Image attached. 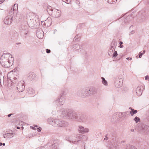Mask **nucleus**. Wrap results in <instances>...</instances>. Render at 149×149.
<instances>
[{
	"instance_id": "32",
	"label": "nucleus",
	"mask_w": 149,
	"mask_h": 149,
	"mask_svg": "<svg viewBox=\"0 0 149 149\" xmlns=\"http://www.w3.org/2000/svg\"><path fill=\"white\" fill-rule=\"evenodd\" d=\"M134 120L135 121L136 123H137L138 122H139L140 121V118L137 116L135 117Z\"/></svg>"
},
{
	"instance_id": "24",
	"label": "nucleus",
	"mask_w": 149,
	"mask_h": 149,
	"mask_svg": "<svg viewBox=\"0 0 149 149\" xmlns=\"http://www.w3.org/2000/svg\"><path fill=\"white\" fill-rule=\"evenodd\" d=\"M7 138L10 139L14 136V133L13 132L7 133Z\"/></svg>"
},
{
	"instance_id": "56",
	"label": "nucleus",
	"mask_w": 149,
	"mask_h": 149,
	"mask_svg": "<svg viewBox=\"0 0 149 149\" xmlns=\"http://www.w3.org/2000/svg\"><path fill=\"white\" fill-rule=\"evenodd\" d=\"M17 128L18 129H19L20 128L19 127H17Z\"/></svg>"
},
{
	"instance_id": "16",
	"label": "nucleus",
	"mask_w": 149,
	"mask_h": 149,
	"mask_svg": "<svg viewBox=\"0 0 149 149\" xmlns=\"http://www.w3.org/2000/svg\"><path fill=\"white\" fill-rule=\"evenodd\" d=\"M78 131L80 133L84 134L88 132L89 130L88 128H84V127L80 125L79 126Z\"/></svg>"
},
{
	"instance_id": "1",
	"label": "nucleus",
	"mask_w": 149,
	"mask_h": 149,
	"mask_svg": "<svg viewBox=\"0 0 149 149\" xmlns=\"http://www.w3.org/2000/svg\"><path fill=\"white\" fill-rule=\"evenodd\" d=\"M10 53L3 54L0 59V63L3 66L6 68H9L13 64V58Z\"/></svg>"
},
{
	"instance_id": "47",
	"label": "nucleus",
	"mask_w": 149,
	"mask_h": 149,
	"mask_svg": "<svg viewBox=\"0 0 149 149\" xmlns=\"http://www.w3.org/2000/svg\"><path fill=\"white\" fill-rule=\"evenodd\" d=\"M130 131L131 132H134V129H131Z\"/></svg>"
},
{
	"instance_id": "15",
	"label": "nucleus",
	"mask_w": 149,
	"mask_h": 149,
	"mask_svg": "<svg viewBox=\"0 0 149 149\" xmlns=\"http://www.w3.org/2000/svg\"><path fill=\"white\" fill-rule=\"evenodd\" d=\"M77 93L78 95L82 97H85L88 95V94H87L86 89L80 90L78 91Z\"/></svg>"
},
{
	"instance_id": "6",
	"label": "nucleus",
	"mask_w": 149,
	"mask_h": 149,
	"mask_svg": "<svg viewBox=\"0 0 149 149\" xmlns=\"http://www.w3.org/2000/svg\"><path fill=\"white\" fill-rule=\"evenodd\" d=\"M65 102V99L61 95L59 97L57 98L54 102V105L59 107L62 105Z\"/></svg>"
},
{
	"instance_id": "19",
	"label": "nucleus",
	"mask_w": 149,
	"mask_h": 149,
	"mask_svg": "<svg viewBox=\"0 0 149 149\" xmlns=\"http://www.w3.org/2000/svg\"><path fill=\"white\" fill-rule=\"evenodd\" d=\"M143 89V87L142 86H140L137 87L136 89V93L138 96L141 95L142 92V90Z\"/></svg>"
},
{
	"instance_id": "28",
	"label": "nucleus",
	"mask_w": 149,
	"mask_h": 149,
	"mask_svg": "<svg viewBox=\"0 0 149 149\" xmlns=\"http://www.w3.org/2000/svg\"><path fill=\"white\" fill-rule=\"evenodd\" d=\"M137 112V110H134V109H132V110L130 111V113L131 114V115L132 116L134 114L136 113Z\"/></svg>"
},
{
	"instance_id": "42",
	"label": "nucleus",
	"mask_w": 149,
	"mask_h": 149,
	"mask_svg": "<svg viewBox=\"0 0 149 149\" xmlns=\"http://www.w3.org/2000/svg\"><path fill=\"white\" fill-rule=\"evenodd\" d=\"M143 54V53H141V52H140L139 53V57L140 58H141L142 57V55Z\"/></svg>"
},
{
	"instance_id": "53",
	"label": "nucleus",
	"mask_w": 149,
	"mask_h": 149,
	"mask_svg": "<svg viewBox=\"0 0 149 149\" xmlns=\"http://www.w3.org/2000/svg\"><path fill=\"white\" fill-rule=\"evenodd\" d=\"M125 141H121V143H124Z\"/></svg>"
},
{
	"instance_id": "49",
	"label": "nucleus",
	"mask_w": 149,
	"mask_h": 149,
	"mask_svg": "<svg viewBox=\"0 0 149 149\" xmlns=\"http://www.w3.org/2000/svg\"><path fill=\"white\" fill-rule=\"evenodd\" d=\"M145 50H144L143 51V52L142 53H143V54L145 53Z\"/></svg>"
},
{
	"instance_id": "12",
	"label": "nucleus",
	"mask_w": 149,
	"mask_h": 149,
	"mask_svg": "<svg viewBox=\"0 0 149 149\" xmlns=\"http://www.w3.org/2000/svg\"><path fill=\"white\" fill-rule=\"evenodd\" d=\"M97 89L93 87L86 89L87 94H88V95L96 93L97 92Z\"/></svg>"
},
{
	"instance_id": "41",
	"label": "nucleus",
	"mask_w": 149,
	"mask_h": 149,
	"mask_svg": "<svg viewBox=\"0 0 149 149\" xmlns=\"http://www.w3.org/2000/svg\"><path fill=\"white\" fill-rule=\"evenodd\" d=\"M145 79L147 80L148 79V81H149V75H147L145 77Z\"/></svg>"
},
{
	"instance_id": "37",
	"label": "nucleus",
	"mask_w": 149,
	"mask_h": 149,
	"mask_svg": "<svg viewBox=\"0 0 149 149\" xmlns=\"http://www.w3.org/2000/svg\"><path fill=\"white\" fill-rule=\"evenodd\" d=\"M134 33H135L134 31L132 30L129 33V35L130 36H131V35L133 34Z\"/></svg>"
},
{
	"instance_id": "34",
	"label": "nucleus",
	"mask_w": 149,
	"mask_h": 149,
	"mask_svg": "<svg viewBox=\"0 0 149 149\" xmlns=\"http://www.w3.org/2000/svg\"><path fill=\"white\" fill-rule=\"evenodd\" d=\"M75 49H77L78 50L79 48V46L78 44H76L74 45V47H73Z\"/></svg>"
},
{
	"instance_id": "9",
	"label": "nucleus",
	"mask_w": 149,
	"mask_h": 149,
	"mask_svg": "<svg viewBox=\"0 0 149 149\" xmlns=\"http://www.w3.org/2000/svg\"><path fill=\"white\" fill-rule=\"evenodd\" d=\"M17 90L19 92L23 91L24 89L25 85L24 82L23 81L19 82L16 86Z\"/></svg>"
},
{
	"instance_id": "44",
	"label": "nucleus",
	"mask_w": 149,
	"mask_h": 149,
	"mask_svg": "<svg viewBox=\"0 0 149 149\" xmlns=\"http://www.w3.org/2000/svg\"><path fill=\"white\" fill-rule=\"evenodd\" d=\"M126 59L127 60H131L132 59V58L131 57H127V58H126Z\"/></svg>"
},
{
	"instance_id": "7",
	"label": "nucleus",
	"mask_w": 149,
	"mask_h": 149,
	"mask_svg": "<svg viewBox=\"0 0 149 149\" xmlns=\"http://www.w3.org/2000/svg\"><path fill=\"white\" fill-rule=\"evenodd\" d=\"M67 116L69 119L76 120H77L78 117L76 112L73 111L71 110H68V112L67 113Z\"/></svg>"
},
{
	"instance_id": "11",
	"label": "nucleus",
	"mask_w": 149,
	"mask_h": 149,
	"mask_svg": "<svg viewBox=\"0 0 149 149\" xmlns=\"http://www.w3.org/2000/svg\"><path fill=\"white\" fill-rule=\"evenodd\" d=\"M130 113V112L128 111H125L123 112H122L119 114L115 113L113 116V118L114 119L115 118V120H114V121H116L117 120V118H116L119 115L120 116L121 115V117L126 116L127 115L129 114Z\"/></svg>"
},
{
	"instance_id": "8",
	"label": "nucleus",
	"mask_w": 149,
	"mask_h": 149,
	"mask_svg": "<svg viewBox=\"0 0 149 149\" xmlns=\"http://www.w3.org/2000/svg\"><path fill=\"white\" fill-rule=\"evenodd\" d=\"M123 78L119 77H116L115 79L114 84L115 87L117 88L120 87L123 85Z\"/></svg>"
},
{
	"instance_id": "5",
	"label": "nucleus",
	"mask_w": 149,
	"mask_h": 149,
	"mask_svg": "<svg viewBox=\"0 0 149 149\" xmlns=\"http://www.w3.org/2000/svg\"><path fill=\"white\" fill-rule=\"evenodd\" d=\"M29 16V17H27L29 25L31 27H34L36 23V20L34 19L36 16L33 14H31Z\"/></svg>"
},
{
	"instance_id": "25",
	"label": "nucleus",
	"mask_w": 149,
	"mask_h": 149,
	"mask_svg": "<svg viewBox=\"0 0 149 149\" xmlns=\"http://www.w3.org/2000/svg\"><path fill=\"white\" fill-rule=\"evenodd\" d=\"M114 49L110 48L108 52V54L109 56H112Z\"/></svg>"
},
{
	"instance_id": "40",
	"label": "nucleus",
	"mask_w": 149,
	"mask_h": 149,
	"mask_svg": "<svg viewBox=\"0 0 149 149\" xmlns=\"http://www.w3.org/2000/svg\"><path fill=\"white\" fill-rule=\"evenodd\" d=\"M7 133H5L3 134V136L4 138H7Z\"/></svg>"
},
{
	"instance_id": "29",
	"label": "nucleus",
	"mask_w": 149,
	"mask_h": 149,
	"mask_svg": "<svg viewBox=\"0 0 149 149\" xmlns=\"http://www.w3.org/2000/svg\"><path fill=\"white\" fill-rule=\"evenodd\" d=\"M80 138L84 141H86L87 139V137L85 135H81Z\"/></svg>"
},
{
	"instance_id": "33",
	"label": "nucleus",
	"mask_w": 149,
	"mask_h": 149,
	"mask_svg": "<svg viewBox=\"0 0 149 149\" xmlns=\"http://www.w3.org/2000/svg\"><path fill=\"white\" fill-rule=\"evenodd\" d=\"M40 33V32H38L36 33V35L37 36V37L39 38H42L43 37V34L42 33L41 34V35H40V36H39V34Z\"/></svg>"
},
{
	"instance_id": "4",
	"label": "nucleus",
	"mask_w": 149,
	"mask_h": 149,
	"mask_svg": "<svg viewBox=\"0 0 149 149\" xmlns=\"http://www.w3.org/2000/svg\"><path fill=\"white\" fill-rule=\"evenodd\" d=\"M30 25H22L19 28V33L20 34L23 36H25L29 33V27Z\"/></svg>"
},
{
	"instance_id": "50",
	"label": "nucleus",
	"mask_w": 149,
	"mask_h": 149,
	"mask_svg": "<svg viewBox=\"0 0 149 149\" xmlns=\"http://www.w3.org/2000/svg\"><path fill=\"white\" fill-rule=\"evenodd\" d=\"M2 145V143L0 142V146H1Z\"/></svg>"
},
{
	"instance_id": "14",
	"label": "nucleus",
	"mask_w": 149,
	"mask_h": 149,
	"mask_svg": "<svg viewBox=\"0 0 149 149\" xmlns=\"http://www.w3.org/2000/svg\"><path fill=\"white\" fill-rule=\"evenodd\" d=\"M50 13L52 15L53 17L58 18L60 16L61 12L59 10L54 9V11L52 13Z\"/></svg>"
},
{
	"instance_id": "18",
	"label": "nucleus",
	"mask_w": 149,
	"mask_h": 149,
	"mask_svg": "<svg viewBox=\"0 0 149 149\" xmlns=\"http://www.w3.org/2000/svg\"><path fill=\"white\" fill-rule=\"evenodd\" d=\"M87 117L85 115H81L79 117V118H78L77 120L80 122H85L87 120Z\"/></svg>"
},
{
	"instance_id": "54",
	"label": "nucleus",
	"mask_w": 149,
	"mask_h": 149,
	"mask_svg": "<svg viewBox=\"0 0 149 149\" xmlns=\"http://www.w3.org/2000/svg\"><path fill=\"white\" fill-rule=\"evenodd\" d=\"M55 145H56H56H55V144H54L52 146H53L55 147Z\"/></svg>"
},
{
	"instance_id": "46",
	"label": "nucleus",
	"mask_w": 149,
	"mask_h": 149,
	"mask_svg": "<svg viewBox=\"0 0 149 149\" xmlns=\"http://www.w3.org/2000/svg\"><path fill=\"white\" fill-rule=\"evenodd\" d=\"M108 138L107 136H105V137L104 139V140H107L108 139Z\"/></svg>"
},
{
	"instance_id": "17",
	"label": "nucleus",
	"mask_w": 149,
	"mask_h": 149,
	"mask_svg": "<svg viewBox=\"0 0 149 149\" xmlns=\"http://www.w3.org/2000/svg\"><path fill=\"white\" fill-rule=\"evenodd\" d=\"M10 74V79L11 80L13 83H15L16 82V81L17 80V77H14L13 73L11 72H8V75L9 76Z\"/></svg>"
},
{
	"instance_id": "31",
	"label": "nucleus",
	"mask_w": 149,
	"mask_h": 149,
	"mask_svg": "<svg viewBox=\"0 0 149 149\" xmlns=\"http://www.w3.org/2000/svg\"><path fill=\"white\" fill-rule=\"evenodd\" d=\"M54 10V9H53L51 8V7L50 6H49L48 7L47 9V12H48V13H50L49 12H50V10L51 12H53Z\"/></svg>"
},
{
	"instance_id": "58",
	"label": "nucleus",
	"mask_w": 149,
	"mask_h": 149,
	"mask_svg": "<svg viewBox=\"0 0 149 149\" xmlns=\"http://www.w3.org/2000/svg\"><path fill=\"white\" fill-rule=\"evenodd\" d=\"M63 1V2H64V1H65V0H62Z\"/></svg>"
},
{
	"instance_id": "52",
	"label": "nucleus",
	"mask_w": 149,
	"mask_h": 149,
	"mask_svg": "<svg viewBox=\"0 0 149 149\" xmlns=\"http://www.w3.org/2000/svg\"><path fill=\"white\" fill-rule=\"evenodd\" d=\"M2 145H3V146H5V144L4 143H2Z\"/></svg>"
},
{
	"instance_id": "20",
	"label": "nucleus",
	"mask_w": 149,
	"mask_h": 149,
	"mask_svg": "<svg viewBox=\"0 0 149 149\" xmlns=\"http://www.w3.org/2000/svg\"><path fill=\"white\" fill-rule=\"evenodd\" d=\"M36 74L33 72H30L28 75V79L31 80H33L35 79Z\"/></svg>"
},
{
	"instance_id": "26",
	"label": "nucleus",
	"mask_w": 149,
	"mask_h": 149,
	"mask_svg": "<svg viewBox=\"0 0 149 149\" xmlns=\"http://www.w3.org/2000/svg\"><path fill=\"white\" fill-rule=\"evenodd\" d=\"M18 8V5L17 4H15L13 8H12V10L13 9V11H16L17 10Z\"/></svg>"
},
{
	"instance_id": "30",
	"label": "nucleus",
	"mask_w": 149,
	"mask_h": 149,
	"mask_svg": "<svg viewBox=\"0 0 149 149\" xmlns=\"http://www.w3.org/2000/svg\"><path fill=\"white\" fill-rule=\"evenodd\" d=\"M118 55V54L117 51H115V49H114L113 56H112V58H115Z\"/></svg>"
},
{
	"instance_id": "39",
	"label": "nucleus",
	"mask_w": 149,
	"mask_h": 149,
	"mask_svg": "<svg viewBox=\"0 0 149 149\" xmlns=\"http://www.w3.org/2000/svg\"><path fill=\"white\" fill-rule=\"evenodd\" d=\"M36 129L38 132H40L41 131L42 129L40 127H39L38 128L37 127Z\"/></svg>"
},
{
	"instance_id": "21",
	"label": "nucleus",
	"mask_w": 149,
	"mask_h": 149,
	"mask_svg": "<svg viewBox=\"0 0 149 149\" xmlns=\"http://www.w3.org/2000/svg\"><path fill=\"white\" fill-rule=\"evenodd\" d=\"M117 43L116 42L115 40H113L111 42L110 48L115 49L117 46Z\"/></svg>"
},
{
	"instance_id": "38",
	"label": "nucleus",
	"mask_w": 149,
	"mask_h": 149,
	"mask_svg": "<svg viewBox=\"0 0 149 149\" xmlns=\"http://www.w3.org/2000/svg\"><path fill=\"white\" fill-rule=\"evenodd\" d=\"M71 0H65L64 2L66 3L67 4H69L71 2Z\"/></svg>"
},
{
	"instance_id": "27",
	"label": "nucleus",
	"mask_w": 149,
	"mask_h": 149,
	"mask_svg": "<svg viewBox=\"0 0 149 149\" xmlns=\"http://www.w3.org/2000/svg\"><path fill=\"white\" fill-rule=\"evenodd\" d=\"M68 111L66 109H63L62 111V114L64 116H67V113L68 112Z\"/></svg>"
},
{
	"instance_id": "45",
	"label": "nucleus",
	"mask_w": 149,
	"mask_h": 149,
	"mask_svg": "<svg viewBox=\"0 0 149 149\" xmlns=\"http://www.w3.org/2000/svg\"><path fill=\"white\" fill-rule=\"evenodd\" d=\"M13 115V113H10V114H9L8 115V117H10L12 115Z\"/></svg>"
},
{
	"instance_id": "43",
	"label": "nucleus",
	"mask_w": 149,
	"mask_h": 149,
	"mask_svg": "<svg viewBox=\"0 0 149 149\" xmlns=\"http://www.w3.org/2000/svg\"><path fill=\"white\" fill-rule=\"evenodd\" d=\"M46 52L47 53H49L50 52V50L48 49H46Z\"/></svg>"
},
{
	"instance_id": "51",
	"label": "nucleus",
	"mask_w": 149,
	"mask_h": 149,
	"mask_svg": "<svg viewBox=\"0 0 149 149\" xmlns=\"http://www.w3.org/2000/svg\"><path fill=\"white\" fill-rule=\"evenodd\" d=\"M117 0H112L113 2H115Z\"/></svg>"
},
{
	"instance_id": "57",
	"label": "nucleus",
	"mask_w": 149,
	"mask_h": 149,
	"mask_svg": "<svg viewBox=\"0 0 149 149\" xmlns=\"http://www.w3.org/2000/svg\"><path fill=\"white\" fill-rule=\"evenodd\" d=\"M131 27H133V26L132 25L130 26V28Z\"/></svg>"
},
{
	"instance_id": "23",
	"label": "nucleus",
	"mask_w": 149,
	"mask_h": 149,
	"mask_svg": "<svg viewBox=\"0 0 149 149\" xmlns=\"http://www.w3.org/2000/svg\"><path fill=\"white\" fill-rule=\"evenodd\" d=\"M101 78L102 79V84L105 86H107L108 85V83L107 81L103 77H101Z\"/></svg>"
},
{
	"instance_id": "22",
	"label": "nucleus",
	"mask_w": 149,
	"mask_h": 149,
	"mask_svg": "<svg viewBox=\"0 0 149 149\" xmlns=\"http://www.w3.org/2000/svg\"><path fill=\"white\" fill-rule=\"evenodd\" d=\"M125 148L126 149H137L136 147L130 145H127Z\"/></svg>"
},
{
	"instance_id": "3",
	"label": "nucleus",
	"mask_w": 149,
	"mask_h": 149,
	"mask_svg": "<svg viewBox=\"0 0 149 149\" xmlns=\"http://www.w3.org/2000/svg\"><path fill=\"white\" fill-rule=\"evenodd\" d=\"M135 130L141 134H149V126L144 124L138 125Z\"/></svg>"
},
{
	"instance_id": "13",
	"label": "nucleus",
	"mask_w": 149,
	"mask_h": 149,
	"mask_svg": "<svg viewBox=\"0 0 149 149\" xmlns=\"http://www.w3.org/2000/svg\"><path fill=\"white\" fill-rule=\"evenodd\" d=\"M13 17L12 15H8L6 16L4 20V23L8 25L10 24L12 20Z\"/></svg>"
},
{
	"instance_id": "2",
	"label": "nucleus",
	"mask_w": 149,
	"mask_h": 149,
	"mask_svg": "<svg viewBox=\"0 0 149 149\" xmlns=\"http://www.w3.org/2000/svg\"><path fill=\"white\" fill-rule=\"evenodd\" d=\"M47 122L49 124L56 127H65L68 125V123L60 119L50 117L48 118Z\"/></svg>"
},
{
	"instance_id": "59",
	"label": "nucleus",
	"mask_w": 149,
	"mask_h": 149,
	"mask_svg": "<svg viewBox=\"0 0 149 149\" xmlns=\"http://www.w3.org/2000/svg\"><path fill=\"white\" fill-rule=\"evenodd\" d=\"M76 37H77V36H76V37H75V38H76Z\"/></svg>"
},
{
	"instance_id": "10",
	"label": "nucleus",
	"mask_w": 149,
	"mask_h": 149,
	"mask_svg": "<svg viewBox=\"0 0 149 149\" xmlns=\"http://www.w3.org/2000/svg\"><path fill=\"white\" fill-rule=\"evenodd\" d=\"M52 23V20L50 17H48L47 19L44 21H41L42 25H43L44 27H48Z\"/></svg>"
},
{
	"instance_id": "48",
	"label": "nucleus",
	"mask_w": 149,
	"mask_h": 149,
	"mask_svg": "<svg viewBox=\"0 0 149 149\" xmlns=\"http://www.w3.org/2000/svg\"><path fill=\"white\" fill-rule=\"evenodd\" d=\"M4 1H0V4H1V3H3Z\"/></svg>"
},
{
	"instance_id": "36",
	"label": "nucleus",
	"mask_w": 149,
	"mask_h": 149,
	"mask_svg": "<svg viewBox=\"0 0 149 149\" xmlns=\"http://www.w3.org/2000/svg\"><path fill=\"white\" fill-rule=\"evenodd\" d=\"M123 43V42L122 41H120L119 44H120V47L121 48H123V45H122Z\"/></svg>"
},
{
	"instance_id": "55",
	"label": "nucleus",
	"mask_w": 149,
	"mask_h": 149,
	"mask_svg": "<svg viewBox=\"0 0 149 149\" xmlns=\"http://www.w3.org/2000/svg\"><path fill=\"white\" fill-rule=\"evenodd\" d=\"M130 109H131L132 110V109H133L131 107H130Z\"/></svg>"
},
{
	"instance_id": "35",
	"label": "nucleus",
	"mask_w": 149,
	"mask_h": 149,
	"mask_svg": "<svg viewBox=\"0 0 149 149\" xmlns=\"http://www.w3.org/2000/svg\"><path fill=\"white\" fill-rule=\"evenodd\" d=\"M38 126L37 125H34V127L33 126H30V128H32V129L34 130H36L37 127H38Z\"/></svg>"
}]
</instances>
